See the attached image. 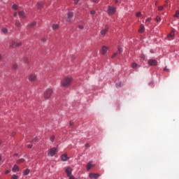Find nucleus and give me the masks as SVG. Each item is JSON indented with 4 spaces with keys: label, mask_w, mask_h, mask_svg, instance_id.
I'll return each instance as SVG.
<instances>
[{
    "label": "nucleus",
    "mask_w": 179,
    "mask_h": 179,
    "mask_svg": "<svg viewBox=\"0 0 179 179\" xmlns=\"http://www.w3.org/2000/svg\"><path fill=\"white\" fill-rule=\"evenodd\" d=\"M1 159H2V157H1V155H0V160H1Z\"/></svg>",
    "instance_id": "de8ad7c7"
},
{
    "label": "nucleus",
    "mask_w": 179,
    "mask_h": 179,
    "mask_svg": "<svg viewBox=\"0 0 179 179\" xmlns=\"http://www.w3.org/2000/svg\"><path fill=\"white\" fill-rule=\"evenodd\" d=\"M145 31V26L141 24L140 26V29H138V33H143Z\"/></svg>",
    "instance_id": "f3484780"
},
{
    "label": "nucleus",
    "mask_w": 179,
    "mask_h": 179,
    "mask_svg": "<svg viewBox=\"0 0 179 179\" xmlns=\"http://www.w3.org/2000/svg\"><path fill=\"white\" fill-rule=\"evenodd\" d=\"M30 173V170L29 169H26L24 171V176H28V174Z\"/></svg>",
    "instance_id": "412c9836"
},
{
    "label": "nucleus",
    "mask_w": 179,
    "mask_h": 179,
    "mask_svg": "<svg viewBox=\"0 0 179 179\" xmlns=\"http://www.w3.org/2000/svg\"><path fill=\"white\" fill-rule=\"evenodd\" d=\"M115 7L109 6L108 7L107 13L108 15H114V13H115Z\"/></svg>",
    "instance_id": "20e7f679"
},
{
    "label": "nucleus",
    "mask_w": 179,
    "mask_h": 179,
    "mask_svg": "<svg viewBox=\"0 0 179 179\" xmlns=\"http://www.w3.org/2000/svg\"><path fill=\"white\" fill-rule=\"evenodd\" d=\"M36 22H33L32 24H31V26H36Z\"/></svg>",
    "instance_id": "79ce46f5"
},
{
    "label": "nucleus",
    "mask_w": 179,
    "mask_h": 179,
    "mask_svg": "<svg viewBox=\"0 0 179 179\" xmlns=\"http://www.w3.org/2000/svg\"><path fill=\"white\" fill-rule=\"evenodd\" d=\"M15 26H17V27H20V23L19 22H17L15 23Z\"/></svg>",
    "instance_id": "e433bc0d"
},
{
    "label": "nucleus",
    "mask_w": 179,
    "mask_h": 179,
    "mask_svg": "<svg viewBox=\"0 0 179 179\" xmlns=\"http://www.w3.org/2000/svg\"><path fill=\"white\" fill-rule=\"evenodd\" d=\"M10 173V170H6L5 174H9Z\"/></svg>",
    "instance_id": "ea45409f"
},
{
    "label": "nucleus",
    "mask_w": 179,
    "mask_h": 179,
    "mask_svg": "<svg viewBox=\"0 0 179 179\" xmlns=\"http://www.w3.org/2000/svg\"><path fill=\"white\" fill-rule=\"evenodd\" d=\"M72 17H73V13L69 12L67 13V17H66V22H72Z\"/></svg>",
    "instance_id": "423d86ee"
},
{
    "label": "nucleus",
    "mask_w": 179,
    "mask_h": 179,
    "mask_svg": "<svg viewBox=\"0 0 179 179\" xmlns=\"http://www.w3.org/2000/svg\"><path fill=\"white\" fill-rule=\"evenodd\" d=\"M90 178H95L97 179L100 177V175H99L98 173H90L89 175Z\"/></svg>",
    "instance_id": "f8f14e48"
},
{
    "label": "nucleus",
    "mask_w": 179,
    "mask_h": 179,
    "mask_svg": "<svg viewBox=\"0 0 179 179\" xmlns=\"http://www.w3.org/2000/svg\"><path fill=\"white\" fill-rule=\"evenodd\" d=\"M173 17L179 18V10H176L175 15H173Z\"/></svg>",
    "instance_id": "4be33fe9"
},
{
    "label": "nucleus",
    "mask_w": 179,
    "mask_h": 179,
    "mask_svg": "<svg viewBox=\"0 0 179 179\" xmlns=\"http://www.w3.org/2000/svg\"><path fill=\"white\" fill-rule=\"evenodd\" d=\"M156 22H162V17L157 16L155 18Z\"/></svg>",
    "instance_id": "cd10ccee"
},
{
    "label": "nucleus",
    "mask_w": 179,
    "mask_h": 179,
    "mask_svg": "<svg viewBox=\"0 0 179 179\" xmlns=\"http://www.w3.org/2000/svg\"><path fill=\"white\" fill-rule=\"evenodd\" d=\"M148 64L150 66H157V60H156V59H150V60H148Z\"/></svg>",
    "instance_id": "6e6552de"
},
{
    "label": "nucleus",
    "mask_w": 179,
    "mask_h": 179,
    "mask_svg": "<svg viewBox=\"0 0 179 179\" xmlns=\"http://www.w3.org/2000/svg\"><path fill=\"white\" fill-rule=\"evenodd\" d=\"M28 80L29 82H36L37 80V75L36 74H30L28 76Z\"/></svg>",
    "instance_id": "39448f33"
},
{
    "label": "nucleus",
    "mask_w": 179,
    "mask_h": 179,
    "mask_svg": "<svg viewBox=\"0 0 179 179\" xmlns=\"http://www.w3.org/2000/svg\"><path fill=\"white\" fill-rule=\"evenodd\" d=\"M78 29H80V30H83L85 29V27H83V25H79Z\"/></svg>",
    "instance_id": "72a5a7b5"
},
{
    "label": "nucleus",
    "mask_w": 179,
    "mask_h": 179,
    "mask_svg": "<svg viewBox=\"0 0 179 179\" xmlns=\"http://www.w3.org/2000/svg\"><path fill=\"white\" fill-rule=\"evenodd\" d=\"M90 15H96V10H92L90 11Z\"/></svg>",
    "instance_id": "473e14b6"
},
{
    "label": "nucleus",
    "mask_w": 179,
    "mask_h": 179,
    "mask_svg": "<svg viewBox=\"0 0 179 179\" xmlns=\"http://www.w3.org/2000/svg\"><path fill=\"white\" fill-rule=\"evenodd\" d=\"M73 171V169H72V168H71L69 166H68L65 169V171L67 174V177L72 175V171Z\"/></svg>",
    "instance_id": "9b49d317"
},
{
    "label": "nucleus",
    "mask_w": 179,
    "mask_h": 179,
    "mask_svg": "<svg viewBox=\"0 0 179 179\" xmlns=\"http://www.w3.org/2000/svg\"><path fill=\"white\" fill-rule=\"evenodd\" d=\"M108 51V47L106 46V45H103L101 47V51H100V53L102 55H106V54H107V52Z\"/></svg>",
    "instance_id": "0eeeda50"
},
{
    "label": "nucleus",
    "mask_w": 179,
    "mask_h": 179,
    "mask_svg": "<svg viewBox=\"0 0 179 179\" xmlns=\"http://www.w3.org/2000/svg\"><path fill=\"white\" fill-rule=\"evenodd\" d=\"M13 68V69H17V64H14Z\"/></svg>",
    "instance_id": "58836bf2"
},
{
    "label": "nucleus",
    "mask_w": 179,
    "mask_h": 179,
    "mask_svg": "<svg viewBox=\"0 0 179 179\" xmlns=\"http://www.w3.org/2000/svg\"><path fill=\"white\" fill-rule=\"evenodd\" d=\"M163 9H164L163 6H159L158 7V10H163Z\"/></svg>",
    "instance_id": "f704fd0d"
},
{
    "label": "nucleus",
    "mask_w": 179,
    "mask_h": 179,
    "mask_svg": "<svg viewBox=\"0 0 179 179\" xmlns=\"http://www.w3.org/2000/svg\"><path fill=\"white\" fill-rule=\"evenodd\" d=\"M152 21V17H148L145 20V23L147 24H149V23H150V22Z\"/></svg>",
    "instance_id": "5701e85b"
},
{
    "label": "nucleus",
    "mask_w": 179,
    "mask_h": 179,
    "mask_svg": "<svg viewBox=\"0 0 179 179\" xmlns=\"http://www.w3.org/2000/svg\"><path fill=\"white\" fill-rule=\"evenodd\" d=\"M108 33V29L105 28L101 30L100 34L101 36H106Z\"/></svg>",
    "instance_id": "ddd939ff"
},
{
    "label": "nucleus",
    "mask_w": 179,
    "mask_h": 179,
    "mask_svg": "<svg viewBox=\"0 0 179 179\" xmlns=\"http://www.w3.org/2000/svg\"><path fill=\"white\" fill-rule=\"evenodd\" d=\"M0 144H1V141H0Z\"/></svg>",
    "instance_id": "09e8293b"
},
{
    "label": "nucleus",
    "mask_w": 179,
    "mask_h": 179,
    "mask_svg": "<svg viewBox=\"0 0 179 179\" xmlns=\"http://www.w3.org/2000/svg\"><path fill=\"white\" fill-rule=\"evenodd\" d=\"M168 39L169 40H173L174 38V31H171L168 36Z\"/></svg>",
    "instance_id": "2eb2a0df"
},
{
    "label": "nucleus",
    "mask_w": 179,
    "mask_h": 179,
    "mask_svg": "<svg viewBox=\"0 0 179 179\" xmlns=\"http://www.w3.org/2000/svg\"><path fill=\"white\" fill-rule=\"evenodd\" d=\"M58 27H59V25L57 24H52V29L53 30H57V29H58Z\"/></svg>",
    "instance_id": "aec40b11"
},
{
    "label": "nucleus",
    "mask_w": 179,
    "mask_h": 179,
    "mask_svg": "<svg viewBox=\"0 0 179 179\" xmlns=\"http://www.w3.org/2000/svg\"><path fill=\"white\" fill-rule=\"evenodd\" d=\"M142 15V13L141 12H138V13H136V16L137 17H140V16H141Z\"/></svg>",
    "instance_id": "c756f323"
},
{
    "label": "nucleus",
    "mask_w": 179,
    "mask_h": 179,
    "mask_svg": "<svg viewBox=\"0 0 179 179\" xmlns=\"http://www.w3.org/2000/svg\"><path fill=\"white\" fill-rule=\"evenodd\" d=\"M27 148H28L29 149H31V148H33V145L29 144V145H27Z\"/></svg>",
    "instance_id": "4c0bfd02"
},
{
    "label": "nucleus",
    "mask_w": 179,
    "mask_h": 179,
    "mask_svg": "<svg viewBox=\"0 0 179 179\" xmlns=\"http://www.w3.org/2000/svg\"><path fill=\"white\" fill-rule=\"evenodd\" d=\"M12 179H19V176L17 175H13Z\"/></svg>",
    "instance_id": "7c9ffc66"
},
{
    "label": "nucleus",
    "mask_w": 179,
    "mask_h": 179,
    "mask_svg": "<svg viewBox=\"0 0 179 179\" xmlns=\"http://www.w3.org/2000/svg\"><path fill=\"white\" fill-rule=\"evenodd\" d=\"M92 2H95V3L99 2V1H98V0H92Z\"/></svg>",
    "instance_id": "c03bdc74"
},
{
    "label": "nucleus",
    "mask_w": 179,
    "mask_h": 179,
    "mask_svg": "<svg viewBox=\"0 0 179 179\" xmlns=\"http://www.w3.org/2000/svg\"><path fill=\"white\" fill-rule=\"evenodd\" d=\"M58 152V148H53L48 150V156H50L51 157L55 156Z\"/></svg>",
    "instance_id": "7ed1b4c3"
},
{
    "label": "nucleus",
    "mask_w": 179,
    "mask_h": 179,
    "mask_svg": "<svg viewBox=\"0 0 179 179\" xmlns=\"http://www.w3.org/2000/svg\"><path fill=\"white\" fill-rule=\"evenodd\" d=\"M164 71H166L167 72H170V70H169V69H167V67H165L164 69Z\"/></svg>",
    "instance_id": "a19ab883"
},
{
    "label": "nucleus",
    "mask_w": 179,
    "mask_h": 179,
    "mask_svg": "<svg viewBox=\"0 0 179 179\" xmlns=\"http://www.w3.org/2000/svg\"><path fill=\"white\" fill-rule=\"evenodd\" d=\"M1 31L3 33H4V34H6V33H8V29L6 28H3Z\"/></svg>",
    "instance_id": "a878e982"
},
{
    "label": "nucleus",
    "mask_w": 179,
    "mask_h": 179,
    "mask_svg": "<svg viewBox=\"0 0 179 179\" xmlns=\"http://www.w3.org/2000/svg\"><path fill=\"white\" fill-rule=\"evenodd\" d=\"M20 169L19 166L17 165H14L13 169H12V171L13 173H16V171H19Z\"/></svg>",
    "instance_id": "dca6fc26"
},
{
    "label": "nucleus",
    "mask_w": 179,
    "mask_h": 179,
    "mask_svg": "<svg viewBox=\"0 0 179 179\" xmlns=\"http://www.w3.org/2000/svg\"><path fill=\"white\" fill-rule=\"evenodd\" d=\"M94 167H96V164H94L93 162H90L86 166L87 171L91 170V169H93Z\"/></svg>",
    "instance_id": "9d476101"
},
{
    "label": "nucleus",
    "mask_w": 179,
    "mask_h": 179,
    "mask_svg": "<svg viewBox=\"0 0 179 179\" xmlns=\"http://www.w3.org/2000/svg\"><path fill=\"white\" fill-rule=\"evenodd\" d=\"M13 9H14V10H17V9L19 8V6H17V5L14 4L12 6Z\"/></svg>",
    "instance_id": "b1692460"
},
{
    "label": "nucleus",
    "mask_w": 179,
    "mask_h": 179,
    "mask_svg": "<svg viewBox=\"0 0 179 179\" xmlns=\"http://www.w3.org/2000/svg\"><path fill=\"white\" fill-rule=\"evenodd\" d=\"M14 16H17V13H15Z\"/></svg>",
    "instance_id": "49530a36"
},
{
    "label": "nucleus",
    "mask_w": 179,
    "mask_h": 179,
    "mask_svg": "<svg viewBox=\"0 0 179 179\" xmlns=\"http://www.w3.org/2000/svg\"><path fill=\"white\" fill-rule=\"evenodd\" d=\"M20 45H22V43H20V42H13L12 47H20Z\"/></svg>",
    "instance_id": "a211bd4d"
},
{
    "label": "nucleus",
    "mask_w": 179,
    "mask_h": 179,
    "mask_svg": "<svg viewBox=\"0 0 179 179\" xmlns=\"http://www.w3.org/2000/svg\"><path fill=\"white\" fill-rule=\"evenodd\" d=\"M53 90L51 88H48L47 89L45 92H44V97L46 99H50V97H51L52 96V93H53Z\"/></svg>",
    "instance_id": "f03ea898"
},
{
    "label": "nucleus",
    "mask_w": 179,
    "mask_h": 179,
    "mask_svg": "<svg viewBox=\"0 0 179 179\" xmlns=\"http://www.w3.org/2000/svg\"><path fill=\"white\" fill-rule=\"evenodd\" d=\"M50 141L51 142H54V141H55V136H52L50 138Z\"/></svg>",
    "instance_id": "c85d7f7f"
},
{
    "label": "nucleus",
    "mask_w": 179,
    "mask_h": 179,
    "mask_svg": "<svg viewBox=\"0 0 179 179\" xmlns=\"http://www.w3.org/2000/svg\"><path fill=\"white\" fill-rule=\"evenodd\" d=\"M24 159H20L17 160L18 164H20V163H24Z\"/></svg>",
    "instance_id": "bb28decb"
},
{
    "label": "nucleus",
    "mask_w": 179,
    "mask_h": 179,
    "mask_svg": "<svg viewBox=\"0 0 179 179\" xmlns=\"http://www.w3.org/2000/svg\"><path fill=\"white\" fill-rule=\"evenodd\" d=\"M68 177L69 178V179H78V178H75V176H73V175H70Z\"/></svg>",
    "instance_id": "2f4dec72"
},
{
    "label": "nucleus",
    "mask_w": 179,
    "mask_h": 179,
    "mask_svg": "<svg viewBox=\"0 0 179 179\" xmlns=\"http://www.w3.org/2000/svg\"><path fill=\"white\" fill-rule=\"evenodd\" d=\"M18 15H19L20 17H21V18H23L25 16L24 12H23V11H20L18 13Z\"/></svg>",
    "instance_id": "6ab92c4d"
},
{
    "label": "nucleus",
    "mask_w": 179,
    "mask_h": 179,
    "mask_svg": "<svg viewBox=\"0 0 179 179\" xmlns=\"http://www.w3.org/2000/svg\"><path fill=\"white\" fill-rule=\"evenodd\" d=\"M131 68H133V69L138 68V64L132 63L131 64Z\"/></svg>",
    "instance_id": "393cba45"
},
{
    "label": "nucleus",
    "mask_w": 179,
    "mask_h": 179,
    "mask_svg": "<svg viewBox=\"0 0 179 179\" xmlns=\"http://www.w3.org/2000/svg\"><path fill=\"white\" fill-rule=\"evenodd\" d=\"M122 48H121V46H118L117 47V52H116L115 53H114L112 56V58H115V57H117V55H118L119 54H122Z\"/></svg>",
    "instance_id": "1a4fd4ad"
},
{
    "label": "nucleus",
    "mask_w": 179,
    "mask_h": 179,
    "mask_svg": "<svg viewBox=\"0 0 179 179\" xmlns=\"http://www.w3.org/2000/svg\"><path fill=\"white\" fill-rule=\"evenodd\" d=\"M0 59H2V55L0 54Z\"/></svg>",
    "instance_id": "a18cd8bd"
},
{
    "label": "nucleus",
    "mask_w": 179,
    "mask_h": 179,
    "mask_svg": "<svg viewBox=\"0 0 179 179\" xmlns=\"http://www.w3.org/2000/svg\"><path fill=\"white\" fill-rule=\"evenodd\" d=\"M24 61L26 64H29V59H27V57L24 58Z\"/></svg>",
    "instance_id": "c9c22d12"
},
{
    "label": "nucleus",
    "mask_w": 179,
    "mask_h": 179,
    "mask_svg": "<svg viewBox=\"0 0 179 179\" xmlns=\"http://www.w3.org/2000/svg\"><path fill=\"white\" fill-rule=\"evenodd\" d=\"M79 2V0H75L74 3H78Z\"/></svg>",
    "instance_id": "37998d69"
},
{
    "label": "nucleus",
    "mask_w": 179,
    "mask_h": 179,
    "mask_svg": "<svg viewBox=\"0 0 179 179\" xmlns=\"http://www.w3.org/2000/svg\"><path fill=\"white\" fill-rule=\"evenodd\" d=\"M61 157L62 162H66L69 160V157H68V155H66V154L62 155Z\"/></svg>",
    "instance_id": "4468645a"
},
{
    "label": "nucleus",
    "mask_w": 179,
    "mask_h": 179,
    "mask_svg": "<svg viewBox=\"0 0 179 179\" xmlns=\"http://www.w3.org/2000/svg\"><path fill=\"white\" fill-rule=\"evenodd\" d=\"M72 82H73V78H72V77L66 76L61 80L60 85L62 87H68L71 86Z\"/></svg>",
    "instance_id": "f257e3e1"
}]
</instances>
